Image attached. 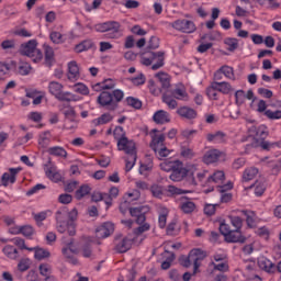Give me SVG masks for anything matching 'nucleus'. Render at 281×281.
<instances>
[{
	"mask_svg": "<svg viewBox=\"0 0 281 281\" xmlns=\"http://www.w3.org/2000/svg\"><path fill=\"white\" fill-rule=\"evenodd\" d=\"M157 78L158 85H151L149 88L150 92L153 95H161L162 93V102L169 109H176L178 106L179 103H177V100L181 102H188L190 100V95L183 83H177L170 87V77L164 72H159Z\"/></svg>",
	"mask_w": 281,
	"mask_h": 281,
	"instance_id": "obj_1",
	"label": "nucleus"
},
{
	"mask_svg": "<svg viewBox=\"0 0 281 281\" xmlns=\"http://www.w3.org/2000/svg\"><path fill=\"white\" fill-rule=\"evenodd\" d=\"M228 221L231 225L224 220L220 223L218 228L225 243H239L241 245L247 243V237L243 235V220L240 216L231 215Z\"/></svg>",
	"mask_w": 281,
	"mask_h": 281,
	"instance_id": "obj_2",
	"label": "nucleus"
},
{
	"mask_svg": "<svg viewBox=\"0 0 281 281\" xmlns=\"http://www.w3.org/2000/svg\"><path fill=\"white\" fill-rule=\"evenodd\" d=\"M207 258V252L202 250L201 248H193L190 250L188 256H182L179 259V262L186 269L192 267L193 265V273L192 276H196L199 273V269L201 268V263Z\"/></svg>",
	"mask_w": 281,
	"mask_h": 281,
	"instance_id": "obj_3",
	"label": "nucleus"
},
{
	"mask_svg": "<svg viewBox=\"0 0 281 281\" xmlns=\"http://www.w3.org/2000/svg\"><path fill=\"white\" fill-rule=\"evenodd\" d=\"M122 100H124V91L121 89H115L112 93L103 91L98 97V103L108 111H115Z\"/></svg>",
	"mask_w": 281,
	"mask_h": 281,
	"instance_id": "obj_4",
	"label": "nucleus"
},
{
	"mask_svg": "<svg viewBox=\"0 0 281 281\" xmlns=\"http://www.w3.org/2000/svg\"><path fill=\"white\" fill-rule=\"evenodd\" d=\"M94 30L102 34L106 33V38H120L122 36V24L117 21L95 24Z\"/></svg>",
	"mask_w": 281,
	"mask_h": 281,
	"instance_id": "obj_5",
	"label": "nucleus"
},
{
	"mask_svg": "<svg viewBox=\"0 0 281 281\" xmlns=\"http://www.w3.org/2000/svg\"><path fill=\"white\" fill-rule=\"evenodd\" d=\"M38 43L36 40H30L29 42L21 44L20 54L22 56H27L33 63H41L43 60V52L37 48Z\"/></svg>",
	"mask_w": 281,
	"mask_h": 281,
	"instance_id": "obj_6",
	"label": "nucleus"
},
{
	"mask_svg": "<svg viewBox=\"0 0 281 281\" xmlns=\"http://www.w3.org/2000/svg\"><path fill=\"white\" fill-rule=\"evenodd\" d=\"M164 53L161 52H147L144 53L140 57L142 65H145V67H150L154 71H157V69H161L164 67Z\"/></svg>",
	"mask_w": 281,
	"mask_h": 281,
	"instance_id": "obj_7",
	"label": "nucleus"
},
{
	"mask_svg": "<svg viewBox=\"0 0 281 281\" xmlns=\"http://www.w3.org/2000/svg\"><path fill=\"white\" fill-rule=\"evenodd\" d=\"M268 135H269V132L267 131V126L261 125L257 128V137L262 139L259 143L260 148H262V150H273V148H281V142L271 143L269 140H265Z\"/></svg>",
	"mask_w": 281,
	"mask_h": 281,
	"instance_id": "obj_8",
	"label": "nucleus"
},
{
	"mask_svg": "<svg viewBox=\"0 0 281 281\" xmlns=\"http://www.w3.org/2000/svg\"><path fill=\"white\" fill-rule=\"evenodd\" d=\"M55 218L57 231L59 234H65V232H67V226L69 225V210L67 207L58 209L55 213Z\"/></svg>",
	"mask_w": 281,
	"mask_h": 281,
	"instance_id": "obj_9",
	"label": "nucleus"
},
{
	"mask_svg": "<svg viewBox=\"0 0 281 281\" xmlns=\"http://www.w3.org/2000/svg\"><path fill=\"white\" fill-rule=\"evenodd\" d=\"M149 137L151 138L149 146L151 150H154V153L156 150H159V148H164V146H166V134L159 132L158 130H151L149 132Z\"/></svg>",
	"mask_w": 281,
	"mask_h": 281,
	"instance_id": "obj_10",
	"label": "nucleus"
},
{
	"mask_svg": "<svg viewBox=\"0 0 281 281\" xmlns=\"http://www.w3.org/2000/svg\"><path fill=\"white\" fill-rule=\"evenodd\" d=\"M117 150H122L125 153V155L133 156L137 155V145L135 144V140L126 138H121L117 143Z\"/></svg>",
	"mask_w": 281,
	"mask_h": 281,
	"instance_id": "obj_11",
	"label": "nucleus"
},
{
	"mask_svg": "<svg viewBox=\"0 0 281 281\" xmlns=\"http://www.w3.org/2000/svg\"><path fill=\"white\" fill-rule=\"evenodd\" d=\"M172 27L173 30H178V32H183L184 34H192L196 32V25L194 22L187 19L176 20L172 23Z\"/></svg>",
	"mask_w": 281,
	"mask_h": 281,
	"instance_id": "obj_12",
	"label": "nucleus"
},
{
	"mask_svg": "<svg viewBox=\"0 0 281 281\" xmlns=\"http://www.w3.org/2000/svg\"><path fill=\"white\" fill-rule=\"evenodd\" d=\"M149 212L150 207H148V205L130 209V214L131 216H134V218H136L137 225L146 223V214H148Z\"/></svg>",
	"mask_w": 281,
	"mask_h": 281,
	"instance_id": "obj_13",
	"label": "nucleus"
},
{
	"mask_svg": "<svg viewBox=\"0 0 281 281\" xmlns=\"http://www.w3.org/2000/svg\"><path fill=\"white\" fill-rule=\"evenodd\" d=\"M117 254H126L133 247V239L128 237H116L114 240Z\"/></svg>",
	"mask_w": 281,
	"mask_h": 281,
	"instance_id": "obj_14",
	"label": "nucleus"
},
{
	"mask_svg": "<svg viewBox=\"0 0 281 281\" xmlns=\"http://www.w3.org/2000/svg\"><path fill=\"white\" fill-rule=\"evenodd\" d=\"M223 157H225V154L220 149H210L204 154L203 161L206 165L217 164V161H221Z\"/></svg>",
	"mask_w": 281,
	"mask_h": 281,
	"instance_id": "obj_15",
	"label": "nucleus"
},
{
	"mask_svg": "<svg viewBox=\"0 0 281 281\" xmlns=\"http://www.w3.org/2000/svg\"><path fill=\"white\" fill-rule=\"evenodd\" d=\"M113 232H115V226L113 223L105 222L101 226L97 227L95 236L97 238H109Z\"/></svg>",
	"mask_w": 281,
	"mask_h": 281,
	"instance_id": "obj_16",
	"label": "nucleus"
},
{
	"mask_svg": "<svg viewBox=\"0 0 281 281\" xmlns=\"http://www.w3.org/2000/svg\"><path fill=\"white\" fill-rule=\"evenodd\" d=\"M160 168L165 172H172L173 175H180L181 160H165L160 164Z\"/></svg>",
	"mask_w": 281,
	"mask_h": 281,
	"instance_id": "obj_17",
	"label": "nucleus"
},
{
	"mask_svg": "<svg viewBox=\"0 0 281 281\" xmlns=\"http://www.w3.org/2000/svg\"><path fill=\"white\" fill-rule=\"evenodd\" d=\"M179 207L183 212V214H192V212L196 210V204L190 201L188 196H182Z\"/></svg>",
	"mask_w": 281,
	"mask_h": 281,
	"instance_id": "obj_18",
	"label": "nucleus"
},
{
	"mask_svg": "<svg viewBox=\"0 0 281 281\" xmlns=\"http://www.w3.org/2000/svg\"><path fill=\"white\" fill-rule=\"evenodd\" d=\"M218 188H220V192H222L221 202L229 203V201H232L233 195H232V193H225V192H227L228 190H232L234 188V182L228 181L225 184L218 186Z\"/></svg>",
	"mask_w": 281,
	"mask_h": 281,
	"instance_id": "obj_19",
	"label": "nucleus"
},
{
	"mask_svg": "<svg viewBox=\"0 0 281 281\" xmlns=\"http://www.w3.org/2000/svg\"><path fill=\"white\" fill-rule=\"evenodd\" d=\"M206 139L211 144H225L227 140V134L223 133L222 131L210 133L206 135Z\"/></svg>",
	"mask_w": 281,
	"mask_h": 281,
	"instance_id": "obj_20",
	"label": "nucleus"
},
{
	"mask_svg": "<svg viewBox=\"0 0 281 281\" xmlns=\"http://www.w3.org/2000/svg\"><path fill=\"white\" fill-rule=\"evenodd\" d=\"M47 153L50 155V157H57L58 159H67L69 156L67 149L61 146H52L47 149Z\"/></svg>",
	"mask_w": 281,
	"mask_h": 281,
	"instance_id": "obj_21",
	"label": "nucleus"
},
{
	"mask_svg": "<svg viewBox=\"0 0 281 281\" xmlns=\"http://www.w3.org/2000/svg\"><path fill=\"white\" fill-rule=\"evenodd\" d=\"M155 124H168L170 122V113L164 110H158L153 115Z\"/></svg>",
	"mask_w": 281,
	"mask_h": 281,
	"instance_id": "obj_22",
	"label": "nucleus"
},
{
	"mask_svg": "<svg viewBox=\"0 0 281 281\" xmlns=\"http://www.w3.org/2000/svg\"><path fill=\"white\" fill-rule=\"evenodd\" d=\"M177 113L180 117H183L184 120H195L196 117V110L186 105L180 106L177 110Z\"/></svg>",
	"mask_w": 281,
	"mask_h": 281,
	"instance_id": "obj_23",
	"label": "nucleus"
},
{
	"mask_svg": "<svg viewBox=\"0 0 281 281\" xmlns=\"http://www.w3.org/2000/svg\"><path fill=\"white\" fill-rule=\"evenodd\" d=\"M27 251H34V258L35 260H45V258H49L52 256V252L45 248H41L38 246L26 248Z\"/></svg>",
	"mask_w": 281,
	"mask_h": 281,
	"instance_id": "obj_24",
	"label": "nucleus"
},
{
	"mask_svg": "<svg viewBox=\"0 0 281 281\" xmlns=\"http://www.w3.org/2000/svg\"><path fill=\"white\" fill-rule=\"evenodd\" d=\"M213 89H216L220 93H223L224 95H228V93H232V91H234V88L227 81H213Z\"/></svg>",
	"mask_w": 281,
	"mask_h": 281,
	"instance_id": "obj_25",
	"label": "nucleus"
},
{
	"mask_svg": "<svg viewBox=\"0 0 281 281\" xmlns=\"http://www.w3.org/2000/svg\"><path fill=\"white\" fill-rule=\"evenodd\" d=\"M196 170H199V167L193 164H188L183 166V161H181V168H180V176L181 177H194L196 175Z\"/></svg>",
	"mask_w": 281,
	"mask_h": 281,
	"instance_id": "obj_26",
	"label": "nucleus"
},
{
	"mask_svg": "<svg viewBox=\"0 0 281 281\" xmlns=\"http://www.w3.org/2000/svg\"><path fill=\"white\" fill-rule=\"evenodd\" d=\"M93 47H95L93 40H85L75 46V52L82 54V52H89V49H93Z\"/></svg>",
	"mask_w": 281,
	"mask_h": 281,
	"instance_id": "obj_27",
	"label": "nucleus"
},
{
	"mask_svg": "<svg viewBox=\"0 0 281 281\" xmlns=\"http://www.w3.org/2000/svg\"><path fill=\"white\" fill-rule=\"evenodd\" d=\"M113 122V115L109 112L103 113L101 116L93 119L91 121L92 126H104V124H109Z\"/></svg>",
	"mask_w": 281,
	"mask_h": 281,
	"instance_id": "obj_28",
	"label": "nucleus"
},
{
	"mask_svg": "<svg viewBox=\"0 0 281 281\" xmlns=\"http://www.w3.org/2000/svg\"><path fill=\"white\" fill-rule=\"evenodd\" d=\"M80 78V69L78 68V64L76 61H70L68 64V80L71 82L78 80Z\"/></svg>",
	"mask_w": 281,
	"mask_h": 281,
	"instance_id": "obj_29",
	"label": "nucleus"
},
{
	"mask_svg": "<svg viewBox=\"0 0 281 281\" xmlns=\"http://www.w3.org/2000/svg\"><path fill=\"white\" fill-rule=\"evenodd\" d=\"M2 254H4V256L10 260H16L19 258V250L12 245L4 246Z\"/></svg>",
	"mask_w": 281,
	"mask_h": 281,
	"instance_id": "obj_30",
	"label": "nucleus"
},
{
	"mask_svg": "<svg viewBox=\"0 0 281 281\" xmlns=\"http://www.w3.org/2000/svg\"><path fill=\"white\" fill-rule=\"evenodd\" d=\"M258 265L260 269L267 271L268 273H273V271H276V265H273V262L267 258L259 259Z\"/></svg>",
	"mask_w": 281,
	"mask_h": 281,
	"instance_id": "obj_31",
	"label": "nucleus"
},
{
	"mask_svg": "<svg viewBox=\"0 0 281 281\" xmlns=\"http://www.w3.org/2000/svg\"><path fill=\"white\" fill-rule=\"evenodd\" d=\"M56 100H59V102H78L80 98H78V95L69 91H61V93L57 97Z\"/></svg>",
	"mask_w": 281,
	"mask_h": 281,
	"instance_id": "obj_32",
	"label": "nucleus"
},
{
	"mask_svg": "<svg viewBox=\"0 0 281 281\" xmlns=\"http://www.w3.org/2000/svg\"><path fill=\"white\" fill-rule=\"evenodd\" d=\"M48 91L52 95H54L57 99V97H59L63 91V86L58 81H50L48 83Z\"/></svg>",
	"mask_w": 281,
	"mask_h": 281,
	"instance_id": "obj_33",
	"label": "nucleus"
},
{
	"mask_svg": "<svg viewBox=\"0 0 281 281\" xmlns=\"http://www.w3.org/2000/svg\"><path fill=\"white\" fill-rule=\"evenodd\" d=\"M16 69L20 76H30V74L32 72V65H30V63L27 61H20Z\"/></svg>",
	"mask_w": 281,
	"mask_h": 281,
	"instance_id": "obj_34",
	"label": "nucleus"
},
{
	"mask_svg": "<svg viewBox=\"0 0 281 281\" xmlns=\"http://www.w3.org/2000/svg\"><path fill=\"white\" fill-rule=\"evenodd\" d=\"M91 194V187L89 184H82L75 193L77 201H81L85 196Z\"/></svg>",
	"mask_w": 281,
	"mask_h": 281,
	"instance_id": "obj_35",
	"label": "nucleus"
},
{
	"mask_svg": "<svg viewBox=\"0 0 281 281\" xmlns=\"http://www.w3.org/2000/svg\"><path fill=\"white\" fill-rule=\"evenodd\" d=\"M44 171L46 177H56L58 175V167H56V164L48 161L44 165Z\"/></svg>",
	"mask_w": 281,
	"mask_h": 281,
	"instance_id": "obj_36",
	"label": "nucleus"
},
{
	"mask_svg": "<svg viewBox=\"0 0 281 281\" xmlns=\"http://www.w3.org/2000/svg\"><path fill=\"white\" fill-rule=\"evenodd\" d=\"M247 188L248 190L255 189V194L257 196H262V194H265V190H267V187L265 186V183L259 182L258 180H256L255 183L250 184Z\"/></svg>",
	"mask_w": 281,
	"mask_h": 281,
	"instance_id": "obj_37",
	"label": "nucleus"
},
{
	"mask_svg": "<svg viewBox=\"0 0 281 281\" xmlns=\"http://www.w3.org/2000/svg\"><path fill=\"white\" fill-rule=\"evenodd\" d=\"M220 74H223L228 80H236V75L234 74V68L227 65H224L220 68Z\"/></svg>",
	"mask_w": 281,
	"mask_h": 281,
	"instance_id": "obj_38",
	"label": "nucleus"
},
{
	"mask_svg": "<svg viewBox=\"0 0 281 281\" xmlns=\"http://www.w3.org/2000/svg\"><path fill=\"white\" fill-rule=\"evenodd\" d=\"M49 38L55 45H63V43H65V36L57 31H52L49 34Z\"/></svg>",
	"mask_w": 281,
	"mask_h": 281,
	"instance_id": "obj_39",
	"label": "nucleus"
},
{
	"mask_svg": "<svg viewBox=\"0 0 281 281\" xmlns=\"http://www.w3.org/2000/svg\"><path fill=\"white\" fill-rule=\"evenodd\" d=\"M244 214L246 216V223L247 226L250 228L256 227V212L254 211H244Z\"/></svg>",
	"mask_w": 281,
	"mask_h": 281,
	"instance_id": "obj_40",
	"label": "nucleus"
},
{
	"mask_svg": "<svg viewBox=\"0 0 281 281\" xmlns=\"http://www.w3.org/2000/svg\"><path fill=\"white\" fill-rule=\"evenodd\" d=\"M224 44L227 46L228 52H236L238 49V40L235 37H226Z\"/></svg>",
	"mask_w": 281,
	"mask_h": 281,
	"instance_id": "obj_41",
	"label": "nucleus"
},
{
	"mask_svg": "<svg viewBox=\"0 0 281 281\" xmlns=\"http://www.w3.org/2000/svg\"><path fill=\"white\" fill-rule=\"evenodd\" d=\"M45 63L52 65L54 63V48L49 45H44Z\"/></svg>",
	"mask_w": 281,
	"mask_h": 281,
	"instance_id": "obj_42",
	"label": "nucleus"
},
{
	"mask_svg": "<svg viewBox=\"0 0 281 281\" xmlns=\"http://www.w3.org/2000/svg\"><path fill=\"white\" fill-rule=\"evenodd\" d=\"M165 254L169 255L168 257H166V260L162 261L161 263V269L166 271L172 266V262H175V254L168 250H166Z\"/></svg>",
	"mask_w": 281,
	"mask_h": 281,
	"instance_id": "obj_43",
	"label": "nucleus"
},
{
	"mask_svg": "<svg viewBox=\"0 0 281 281\" xmlns=\"http://www.w3.org/2000/svg\"><path fill=\"white\" fill-rule=\"evenodd\" d=\"M167 221H168V210L166 207H162L161 213L158 216V225L160 229H164V227H166Z\"/></svg>",
	"mask_w": 281,
	"mask_h": 281,
	"instance_id": "obj_44",
	"label": "nucleus"
},
{
	"mask_svg": "<svg viewBox=\"0 0 281 281\" xmlns=\"http://www.w3.org/2000/svg\"><path fill=\"white\" fill-rule=\"evenodd\" d=\"M32 266V261L30 258H23L18 263V271H21V273L27 271L30 267Z\"/></svg>",
	"mask_w": 281,
	"mask_h": 281,
	"instance_id": "obj_45",
	"label": "nucleus"
},
{
	"mask_svg": "<svg viewBox=\"0 0 281 281\" xmlns=\"http://www.w3.org/2000/svg\"><path fill=\"white\" fill-rule=\"evenodd\" d=\"M135 161H137V154L127 156L125 159V172H131L135 166Z\"/></svg>",
	"mask_w": 281,
	"mask_h": 281,
	"instance_id": "obj_46",
	"label": "nucleus"
},
{
	"mask_svg": "<svg viewBox=\"0 0 281 281\" xmlns=\"http://www.w3.org/2000/svg\"><path fill=\"white\" fill-rule=\"evenodd\" d=\"M34 227L32 225H23L20 226V234L24 236L25 238H32V235L34 234Z\"/></svg>",
	"mask_w": 281,
	"mask_h": 281,
	"instance_id": "obj_47",
	"label": "nucleus"
},
{
	"mask_svg": "<svg viewBox=\"0 0 281 281\" xmlns=\"http://www.w3.org/2000/svg\"><path fill=\"white\" fill-rule=\"evenodd\" d=\"M38 271L43 278H47L48 276H52V266L49 263H41L38 266Z\"/></svg>",
	"mask_w": 281,
	"mask_h": 281,
	"instance_id": "obj_48",
	"label": "nucleus"
},
{
	"mask_svg": "<svg viewBox=\"0 0 281 281\" xmlns=\"http://www.w3.org/2000/svg\"><path fill=\"white\" fill-rule=\"evenodd\" d=\"M213 269L215 271H222L223 273H225V271H229V265L227 263V261H220V262H212Z\"/></svg>",
	"mask_w": 281,
	"mask_h": 281,
	"instance_id": "obj_49",
	"label": "nucleus"
},
{
	"mask_svg": "<svg viewBox=\"0 0 281 281\" xmlns=\"http://www.w3.org/2000/svg\"><path fill=\"white\" fill-rule=\"evenodd\" d=\"M75 93H80L81 95H89V88L85 83H76L74 86Z\"/></svg>",
	"mask_w": 281,
	"mask_h": 281,
	"instance_id": "obj_50",
	"label": "nucleus"
},
{
	"mask_svg": "<svg viewBox=\"0 0 281 281\" xmlns=\"http://www.w3.org/2000/svg\"><path fill=\"white\" fill-rule=\"evenodd\" d=\"M10 243H13L16 247H19V249H25L27 251V249H32V247H27L25 245V239L21 238V237H14L12 239H10Z\"/></svg>",
	"mask_w": 281,
	"mask_h": 281,
	"instance_id": "obj_51",
	"label": "nucleus"
},
{
	"mask_svg": "<svg viewBox=\"0 0 281 281\" xmlns=\"http://www.w3.org/2000/svg\"><path fill=\"white\" fill-rule=\"evenodd\" d=\"M113 135L116 142H120V139H126V133L124 132V127L122 126H116L114 128Z\"/></svg>",
	"mask_w": 281,
	"mask_h": 281,
	"instance_id": "obj_52",
	"label": "nucleus"
},
{
	"mask_svg": "<svg viewBox=\"0 0 281 281\" xmlns=\"http://www.w3.org/2000/svg\"><path fill=\"white\" fill-rule=\"evenodd\" d=\"M150 192L155 199H164V190L161 187L154 184L150 187Z\"/></svg>",
	"mask_w": 281,
	"mask_h": 281,
	"instance_id": "obj_53",
	"label": "nucleus"
},
{
	"mask_svg": "<svg viewBox=\"0 0 281 281\" xmlns=\"http://www.w3.org/2000/svg\"><path fill=\"white\" fill-rule=\"evenodd\" d=\"M140 196L142 193L139 192V190H133V192L126 193L123 199H126L127 201L133 203V201H137Z\"/></svg>",
	"mask_w": 281,
	"mask_h": 281,
	"instance_id": "obj_54",
	"label": "nucleus"
},
{
	"mask_svg": "<svg viewBox=\"0 0 281 281\" xmlns=\"http://www.w3.org/2000/svg\"><path fill=\"white\" fill-rule=\"evenodd\" d=\"M265 115L268 120H281V110H266Z\"/></svg>",
	"mask_w": 281,
	"mask_h": 281,
	"instance_id": "obj_55",
	"label": "nucleus"
},
{
	"mask_svg": "<svg viewBox=\"0 0 281 281\" xmlns=\"http://www.w3.org/2000/svg\"><path fill=\"white\" fill-rule=\"evenodd\" d=\"M78 181L76 180H70L65 182L64 181V190L65 192H74V190H76L78 188Z\"/></svg>",
	"mask_w": 281,
	"mask_h": 281,
	"instance_id": "obj_56",
	"label": "nucleus"
},
{
	"mask_svg": "<svg viewBox=\"0 0 281 281\" xmlns=\"http://www.w3.org/2000/svg\"><path fill=\"white\" fill-rule=\"evenodd\" d=\"M150 229V224L144 222L143 224H139L137 228L134 229L135 236H140V234H144V232H148Z\"/></svg>",
	"mask_w": 281,
	"mask_h": 281,
	"instance_id": "obj_57",
	"label": "nucleus"
},
{
	"mask_svg": "<svg viewBox=\"0 0 281 281\" xmlns=\"http://www.w3.org/2000/svg\"><path fill=\"white\" fill-rule=\"evenodd\" d=\"M50 142L49 133H44L38 138V144L42 146V148H47L48 144Z\"/></svg>",
	"mask_w": 281,
	"mask_h": 281,
	"instance_id": "obj_58",
	"label": "nucleus"
},
{
	"mask_svg": "<svg viewBox=\"0 0 281 281\" xmlns=\"http://www.w3.org/2000/svg\"><path fill=\"white\" fill-rule=\"evenodd\" d=\"M156 154V156L158 157V159H164V157H168V155H170V149H168V147L162 146L159 149H157L156 151H154Z\"/></svg>",
	"mask_w": 281,
	"mask_h": 281,
	"instance_id": "obj_59",
	"label": "nucleus"
},
{
	"mask_svg": "<svg viewBox=\"0 0 281 281\" xmlns=\"http://www.w3.org/2000/svg\"><path fill=\"white\" fill-rule=\"evenodd\" d=\"M131 82L134 83L135 87L145 85L146 76H144V74H139L138 76L131 78Z\"/></svg>",
	"mask_w": 281,
	"mask_h": 281,
	"instance_id": "obj_60",
	"label": "nucleus"
},
{
	"mask_svg": "<svg viewBox=\"0 0 281 281\" xmlns=\"http://www.w3.org/2000/svg\"><path fill=\"white\" fill-rule=\"evenodd\" d=\"M59 203H63V205H69L74 201V196L69 193H63L58 196Z\"/></svg>",
	"mask_w": 281,
	"mask_h": 281,
	"instance_id": "obj_61",
	"label": "nucleus"
},
{
	"mask_svg": "<svg viewBox=\"0 0 281 281\" xmlns=\"http://www.w3.org/2000/svg\"><path fill=\"white\" fill-rule=\"evenodd\" d=\"M126 103L128 106H132L133 109H139L142 106V101H139V99H135L133 97H127Z\"/></svg>",
	"mask_w": 281,
	"mask_h": 281,
	"instance_id": "obj_62",
	"label": "nucleus"
},
{
	"mask_svg": "<svg viewBox=\"0 0 281 281\" xmlns=\"http://www.w3.org/2000/svg\"><path fill=\"white\" fill-rule=\"evenodd\" d=\"M133 207H131V201L127 199H124L123 202L120 204V212L122 214H126L127 212H131Z\"/></svg>",
	"mask_w": 281,
	"mask_h": 281,
	"instance_id": "obj_63",
	"label": "nucleus"
},
{
	"mask_svg": "<svg viewBox=\"0 0 281 281\" xmlns=\"http://www.w3.org/2000/svg\"><path fill=\"white\" fill-rule=\"evenodd\" d=\"M258 172H259L258 168L248 167L244 171V177H256V176H258Z\"/></svg>",
	"mask_w": 281,
	"mask_h": 281,
	"instance_id": "obj_64",
	"label": "nucleus"
}]
</instances>
